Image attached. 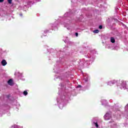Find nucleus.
Listing matches in <instances>:
<instances>
[{
  "instance_id": "39448f33",
  "label": "nucleus",
  "mask_w": 128,
  "mask_h": 128,
  "mask_svg": "<svg viewBox=\"0 0 128 128\" xmlns=\"http://www.w3.org/2000/svg\"><path fill=\"white\" fill-rule=\"evenodd\" d=\"M110 42L112 44H114V42H116V40H114V38L112 37L110 38Z\"/></svg>"
},
{
  "instance_id": "0eeeda50",
  "label": "nucleus",
  "mask_w": 128,
  "mask_h": 128,
  "mask_svg": "<svg viewBox=\"0 0 128 128\" xmlns=\"http://www.w3.org/2000/svg\"><path fill=\"white\" fill-rule=\"evenodd\" d=\"M94 34H98V32H100V30H96L94 31Z\"/></svg>"
},
{
  "instance_id": "ddd939ff",
  "label": "nucleus",
  "mask_w": 128,
  "mask_h": 128,
  "mask_svg": "<svg viewBox=\"0 0 128 128\" xmlns=\"http://www.w3.org/2000/svg\"><path fill=\"white\" fill-rule=\"evenodd\" d=\"M4 0H0V2H4Z\"/></svg>"
},
{
  "instance_id": "f8f14e48",
  "label": "nucleus",
  "mask_w": 128,
  "mask_h": 128,
  "mask_svg": "<svg viewBox=\"0 0 128 128\" xmlns=\"http://www.w3.org/2000/svg\"><path fill=\"white\" fill-rule=\"evenodd\" d=\"M76 36H78V33L76 32Z\"/></svg>"
},
{
  "instance_id": "20e7f679",
  "label": "nucleus",
  "mask_w": 128,
  "mask_h": 128,
  "mask_svg": "<svg viewBox=\"0 0 128 128\" xmlns=\"http://www.w3.org/2000/svg\"><path fill=\"white\" fill-rule=\"evenodd\" d=\"M8 84H9V86H12L14 84V83L12 82V79H10L8 82Z\"/></svg>"
},
{
  "instance_id": "f03ea898",
  "label": "nucleus",
  "mask_w": 128,
  "mask_h": 128,
  "mask_svg": "<svg viewBox=\"0 0 128 128\" xmlns=\"http://www.w3.org/2000/svg\"><path fill=\"white\" fill-rule=\"evenodd\" d=\"M116 80H114L113 81H111L108 83V84L109 86H112V84H116Z\"/></svg>"
},
{
  "instance_id": "4468645a",
  "label": "nucleus",
  "mask_w": 128,
  "mask_h": 128,
  "mask_svg": "<svg viewBox=\"0 0 128 128\" xmlns=\"http://www.w3.org/2000/svg\"><path fill=\"white\" fill-rule=\"evenodd\" d=\"M20 16H22V14H20Z\"/></svg>"
},
{
  "instance_id": "1a4fd4ad",
  "label": "nucleus",
  "mask_w": 128,
  "mask_h": 128,
  "mask_svg": "<svg viewBox=\"0 0 128 128\" xmlns=\"http://www.w3.org/2000/svg\"><path fill=\"white\" fill-rule=\"evenodd\" d=\"M8 2L10 4H12V0H8Z\"/></svg>"
},
{
  "instance_id": "9b49d317",
  "label": "nucleus",
  "mask_w": 128,
  "mask_h": 128,
  "mask_svg": "<svg viewBox=\"0 0 128 128\" xmlns=\"http://www.w3.org/2000/svg\"><path fill=\"white\" fill-rule=\"evenodd\" d=\"M108 116V114L106 113V114H105L104 116L106 118V116Z\"/></svg>"
},
{
  "instance_id": "9d476101",
  "label": "nucleus",
  "mask_w": 128,
  "mask_h": 128,
  "mask_svg": "<svg viewBox=\"0 0 128 128\" xmlns=\"http://www.w3.org/2000/svg\"><path fill=\"white\" fill-rule=\"evenodd\" d=\"M99 28H100V30H102V26L100 25V26H99Z\"/></svg>"
},
{
  "instance_id": "f257e3e1",
  "label": "nucleus",
  "mask_w": 128,
  "mask_h": 128,
  "mask_svg": "<svg viewBox=\"0 0 128 128\" xmlns=\"http://www.w3.org/2000/svg\"><path fill=\"white\" fill-rule=\"evenodd\" d=\"M120 82L122 86H126V81L120 80Z\"/></svg>"
},
{
  "instance_id": "7ed1b4c3",
  "label": "nucleus",
  "mask_w": 128,
  "mask_h": 128,
  "mask_svg": "<svg viewBox=\"0 0 128 128\" xmlns=\"http://www.w3.org/2000/svg\"><path fill=\"white\" fill-rule=\"evenodd\" d=\"M1 64L2 66H6L8 64V62H6V60H3L2 61Z\"/></svg>"
},
{
  "instance_id": "423d86ee",
  "label": "nucleus",
  "mask_w": 128,
  "mask_h": 128,
  "mask_svg": "<svg viewBox=\"0 0 128 128\" xmlns=\"http://www.w3.org/2000/svg\"><path fill=\"white\" fill-rule=\"evenodd\" d=\"M23 94H24V96H28V92L26 90H24L23 92Z\"/></svg>"
},
{
  "instance_id": "6e6552de",
  "label": "nucleus",
  "mask_w": 128,
  "mask_h": 128,
  "mask_svg": "<svg viewBox=\"0 0 128 128\" xmlns=\"http://www.w3.org/2000/svg\"><path fill=\"white\" fill-rule=\"evenodd\" d=\"M94 124H95L96 128H98V122H94Z\"/></svg>"
}]
</instances>
